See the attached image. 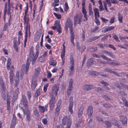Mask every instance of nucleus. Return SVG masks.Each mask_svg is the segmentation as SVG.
<instances>
[{
  "label": "nucleus",
  "instance_id": "obj_1",
  "mask_svg": "<svg viewBox=\"0 0 128 128\" xmlns=\"http://www.w3.org/2000/svg\"><path fill=\"white\" fill-rule=\"evenodd\" d=\"M65 29L66 30H67L68 28H69V30L70 34V39L71 42L74 46L75 44L74 42V40L75 36L73 30L72 22L70 18H68L67 19L65 24Z\"/></svg>",
  "mask_w": 128,
  "mask_h": 128
},
{
  "label": "nucleus",
  "instance_id": "obj_2",
  "mask_svg": "<svg viewBox=\"0 0 128 128\" xmlns=\"http://www.w3.org/2000/svg\"><path fill=\"white\" fill-rule=\"evenodd\" d=\"M39 54V50L36 49V54L34 55V50L33 48L32 47L30 49L29 54V59L30 61H32V60H36Z\"/></svg>",
  "mask_w": 128,
  "mask_h": 128
},
{
  "label": "nucleus",
  "instance_id": "obj_3",
  "mask_svg": "<svg viewBox=\"0 0 128 128\" xmlns=\"http://www.w3.org/2000/svg\"><path fill=\"white\" fill-rule=\"evenodd\" d=\"M93 88L95 90L98 92L102 91V89L98 87L94 88L93 86L90 85L86 84L84 86V89L85 90H88Z\"/></svg>",
  "mask_w": 128,
  "mask_h": 128
},
{
  "label": "nucleus",
  "instance_id": "obj_4",
  "mask_svg": "<svg viewBox=\"0 0 128 128\" xmlns=\"http://www.w3.org/2000/svg\"><path fill=\"white\" fill-rule=\"evenodd\" d=\"M82 16L81 14H76L74 17V23L80 25L82 21Z\"/></svg>",
  "mask_w": 128,
  "mask_h": 128
},
{
  "label": "nucleus",
  "instance_id": "obj_5",
  "mask_svg": "<svg viewBox=\"0 0 128 128\" xmlns=\"http://www.w3.org/2000/svg\"><path fill=\"white\" fill-rule=\"evenodd\" d=\"M23 104V106L26 108H28V105L27 100L26 98L24 95H22V99L21 100V102L20 104V106Z\"/></svg>",
  "mask_w": 128,
  "mask_h": 128
},
{
  "label": "nucleus",
  "instance_id": "obj_6",
  "mask_svg": "<svg viewBox=\"0 0 128 128\" xmlns=\"http://www.w3.org/2000/svg\"><path fill=\"white\" fill-rule=\"evenodd\" d=\"M73 83V80L71 78L69 82L68 87L67 90V94L68 95H70L72 90V85Z\"/></svg>",
  "mask_w": 128,
  "mask_h": 128
},
{
  "label": "nucleus",
  "instance_id": "obj_7",
  "mask_svg": "<svg viewBox=\"0 0 128 128\" xmlns=\"http://www.w3.org/2000/svg\"><path fill=\"white\" fill-rule=\"evenodd\" d=\"M73 103V97L72 96H71L70 97L69 100V103L68 107V110L70 112L71 114H72L73 112L72 110Z\"/></svg>",
  "mask_w": 128,
  "mask_h": 128
},
{
  "label": "nucleus",
  "instance_id": "obj_8",
  "mask_svg": "<svg viewBox=\"0 0 128 128\" xmlns=\"http://www.w3.org/2000/svg\"><path fill=\"white\" fill-rule=\"evenodd\" d=\"M40 68L39 67L35 70V74L32 76V79L37 80V78L40 73Z\"/></svg>",
  "mask_w": 128,
  "mask_h": 128
},
{
  "label": "nucleus",
  "instance_id": "obj_9",
  "mask_svg": "<svg viewBox=\"0 0 128 128\" xmlns=\"http://www.w3.org/2000/svg\"><path fill=\"white\" fill-rule=\"evenodd\" d=\"M119 118L120 121L122 122L123 125L124 126H126L127 123V117L124 116H120Z\"/></svg>",
  "mask_w": 128,
  "mask_h": 128
},
{
  "label": "nucleus",
  "instance_id": "obj_10",
  "mask_svg": "<svg viewBox=\"0 0 128 128\" xmlns=\"http://www.w3.org/2000/svg\"><path fill=\"white\" fill-rule=\"evenodd\" d=\"M92 55L95 58H100V56L101 57L105 60H106L108 61H112V60L111 58H108L103 54H101L100 55V56L99 55L96 54L94 53L92 54Z\"/></svg>",
  "mask_w": 128,
  "mask_h": 128
},
{
  "label": "nucleus",
  "instance_id": "obj_11",
  "mask_svg": "<svg viewBox=\"0 0 128 128\" xmlns=\"http://www.w3.org/2000/svg\"><path fill=\"white\" fill-rule=\"evenodd\" d=\"M48 105H46L45 106H42L40 105L38 106V108L40 112L41 113H44L45 111H48Z\"/></svg>",
  "mask_w": 128,
  "mask_h": 128
},
{
  "label": "nucleus",
  "instance_id": "obj_12",
  "mask_svg": "<svg viewBox=\"0 0 128 128\" xmlns=\"http://www.w3.org/2000/svg\"><path fill=\"white\" fill-rule=\"evenodd\" d=\"M112 122L115 126L118 128H122V127L118 123V121L114 118H112L110 120Z\"/></svg>",
  "mask_w": 128,
  "mask_h": 128
},
{
  "label": "nucleus",
  "instance_id": "obj_13",
  "mask_svg": "<svg viewBox=\"0 0 128 128\" xmlns=\"http://www.w3.org/2000/svg\"><path fill=\"white\" fill-rule=\"evenodd\" d=\"M112 122L115 126L118 128H122V127L118 123V121L114 118H112L110 120Z\"/></svg>",
  "mask_w": 128,
  "mask_h": 128
},
{
  "label": "nucleus",
  "instance_id": "obj_14",
  "mask_svg": "<svg viewBox=\"0 0 128 128\" xmlns=\"http://www.w3.org/2000/svg\"><path fill=\"white\" fill-rule=\"evenodd\" d=\"M112 122L115 126L118 128H122V127L118 123V121L114 118H112L110 120Z\"/></svg>",
  "mask_w": 128,
  "mask_h": 128
},
{
  "label": "nucleus",
  "instance_id": "obj_15",
  "mask_svg": "<svg viewBox=\"0 0 128 128\" xmlns=\"http://www.w3.org/2000/svg\"><path fill=\"white\" fill-rule=\"evenodd\" d=\"M61 104L60 102H58L57 105V106L56 108L55 111L54 112L56 116H58L60 109V106Z\"/></svg>",
  "mask_w": 128,
  "mask_h": 128
},
{
  "label": "nucleus",
  "instance_id": "obj_16",
  "mask_svg": "<svg viewBox=\"0 0 128 128\" xmlns=\"http://www.w3.org/2000/svg\"><path fill=\"white\" fill-rule=\"evenodd\" d=\"M36 81L37 80L32 79V82L31 86L32 90H35L36 87L38 86Z\"/></svg>",
  "mask_w": 128,
  "mask_h": 128
},
{
  "label": "nucleus",
  "instance_id": "obj_17",
  "mask_svg": "<svg viewBox=\"0 0 128 128\" xmlns=\"http://www.w3.org/2000/svg\"><path fill=\"white\" fill-rule=\"evenodd\" d=\"M55 102V98L52 97L50 100V110H52L54 106Z\"/></svg>",
  "mask_w": 128,
  "mask_h": 128
},
{
  "label": "nucleus",
  "instance_id": "obj_18",
  "mask_svg": "<svg viewBox=\"0 0 128 128\" xmlns=\"http://www.w3.org/2000/svg\"><path fill=\"white\" fill-rule=\"evenodd\" d=\"M59 90V87L58 86H57L56 84H55L54 85V86L52 88L51 90L52 92H54H54L55 94V95L56 96Z\"/></svg>",
  "mask_w": 128,
  "mask_h": 128
},
{
  "label": "nucleus",
  "instance_id": "obj_19",
  "mask_svg": "<svg viewBox=\"0 0 128 128\" xmlns=\"http://www.w3.org/2000/svg\"><path fill=\"white\" fill-rule=\"evenodd\" d=\"M114 27L113 26H110L106 28H104L102 30V32L105 33L107 32L113 30L114 29Z\"/></svg>",
  "mask_w": 128,
  "mask_h": 128
},
{
  "label": "nucleus",
  "instance_id": "obj_20",
  "mask_svg": "<svg viewBox=\"0 0 128 128\" xmlns=\"http://www.w3.org/2000/svg\"><path fill=\"white\" fill-rule=\"evenodd\" d=\"M0 85L4 92L6 88V86L1 76H0Z\"/></svg>",
  "mask_w": 128,
  "mask_h": 128
},
{
  "label": "nucleus",
  "instance_id": "obj_21",
  "mask_svg": "<svg viewBox=\"0 0 128 128\" xmlns=\"http://www.w3.org/2000/svg\"><path fill=\"white\" fill-rule=\"evenodd\" d=\"M104 70L106 72H108L110 73L114 74L115 75L117 76H121L120 75L118 74L117 72H116L115 71H112L111 70L108 68H105L104 69Z\"/></svg>",
  "mask_w": 128,
  "mask_h": 128
},
{
  "label": "nucleus",
  "instance_id": "obj_22",
  "mask_svg": "<svg viewBox=\"0 0 128 128\" xmlns=\"http://www.w3.org/2000/svg\"><path fill=\"white\" fill-rule=\"evenodd\" d=\"M56 24L57 25L56 28V30L59 33H60L62 32V29L61 27V25L60 24V21H56Z\"/></svg>",
  "mask_w": 128,
  "mask_h": 128
},
{
  "label": "nucleus",
  "instance_id": "obj_23",
  "mask_svg": "<svg viewBox=\"0 0 128 128\" xmlns=\"http://www.w3.org/2000/svg\"><path fill=\"white\" fill-rule=\"evenodd\" d=\"M87 112L88 117L90 118L93 112V108L92 106H88Z\"/></svg>",
  "mask_w": 128,
  "mask_h": 128
},
{
  "label": "nucleus",
  "instance_id": "obj_24",
  "mask_svg": "<svg viewBox=\"0 0 128 128\" xmlns=\"http://www.w3.org/2000/svg\"><path fill=\"white\" fill-rule=\"evenodd\" d=\"M19 92V89L18 88H17L15 90L13 97V100H14V101H15L16 100L17 98Z\"/></svg>",
  "mask_w": 128,
  "mask_h": 128
},
{
  "label": "nucleus",
  "instance_id": "obj_25",
  "mask_svg": "<svg viewBox=\"0 0 128 128\" xmlns=\"http://www.w3.org/2000/svg\"><path fill=\"white\" fill-rule=\"evenodd\" d=\"M41 35V32H36L34 38V40L35 42H37L39 40Z\"/></svg>",
  "mask_w": 128,
  "mask_h": 128
},
{
  "label": "nucleus",
  "instance_id": "obj_26",
  "mask_svg": "<svg viewBox=\"0 0 128 128\" xmlns=\"http://www.w3.org/2000/svg\"><path fill=\"white\" fill-rule=\"evenodd\" d=\"M26 118V121L28 122L29 123L31 120V113L29 110L27 112Z\"/></svg>",
  "mask_w": 128,
  "mask_h": 128
},
{
  "label": "nucleus",
  "instance_id": "obj_27",
  "mask_svg": "<svg viewBox=\"0 0 128 128\" xmlns=\"http://www.w3.org/2000/svg\"><path fill=\"white\" fill-rule=\"evenodd\" d=\"M95 18H98L100 16L99 10L98 9L95 8L94 9Z\"/></svg>",
  "mask_w": 128,
  "mask_h": 128
},
{
  "label": "nucleus",
  "instance_id": "obj_28",
  "mask_svg": "<svg viewBox=\"0 0 128 128\" xmlns=\"http://www.w3.org/2000/svg\"><path fill=\"white\" fill-rule=\"evenodd\" d=\"M88 73L92 75L98 76L100 75V73L96 71L92 70L89 71L88 72Z\"/></svg>",
  "mask_w": 128,
  "mask_h": 128
},
{
  "label": "nucleus",
  "instance_id": "obj_29",
  "mask_svg": "<svg viewBox=\"0 0 128 128\" xmlns=\"http://www.w3.org/2000/svg\"><path fill=\"white\" fill-rule=\"evenodd\" d=\"M100 82L102 84L104 85V88H105L108 90H109L110 89L107 86L108 85V84L107 83L104 82L103 80H101L100 81Z\"/></svg>",
  "mask_w": 128,
  "mask_h": 128
},
{
  "label": "nucleus",
  "instance_id": "obj_30",
  "mask_svg": "<svg viewBox=\"0 0 128 128\" xmlns=\"http://www.w3.org/2000/svg\"><path fill=\"white\" fill-rule=\"evenodd\" d=\"M23 20L24 21V24L29 23V16H24L23 18Z\"/></svg>",
  "mask_w": 128,
  "mask_h": 128
},
{
  "label": "nucleus",
  "instance_id": "obj_31",
  "mask_svg": "<svg viewBox=\"0 0 128 128\" xmlns=\"http://www.w3.org/2000/svg\"><path fill=\"white\" fill-rule=\"evenodd\" d=\"M33 112L34 115L36 117L38 118L39 117L40 115L38 112L36 108H34Z\"/></svg>",
  "mask_w": 128,
  "mask_h": 128
},
{
  "label": "nucleus",
  "instance_id": "obj_32",
  "mask_svg": "<svg viewBox=\"0 0 128 128\" xmlns=\"http://www.w3.org/2000/svg\"><path fill=\"white\" fill-rule=\"evenodd\" d=\"M84 108L82 107H80L79 110L78 112V116L80 118L82 116L83 114Z\"/></svg>",
  "mask_w": 128,
  "mask_h": 128
},
{
  "label": "nucleus",
  "instance_id": "obj_33",
  "mask_svg": "<svg viewBox=\"0 0 128 128\" xmlns=\"http://www.w3.org/2000/svg\"><path fill=\"white\" fill-rule=\"evenodd\" d=\"M94 60L92 58H90L88 60L87 62V66H90L93 64Z\"/></svg>",
  "mask_w": 128,
  "mask_h": 128
},
{
  "label": "nucleus",
  "instance_id": "obj_34",
  "mask_svg": "<svg viewBox=\"0 0 128 128\" xmlns=\"http://www.w3.org/2000/svg\"><path fill=\"white\" fill-rule=\"evenodd\" d=\"M100 38L99 36H96L92 37L90 38L88 40L87 42H89L93 41L96 40Z\"/></svg>",
  "mask_w": 128,
  "mask_h": 128
},
{
  "label": "nucleus",
  "instance_id": "obj_35",
  "mask_svg": "<svg viewBox=\"0 0 128 128\" xmlns=\"http://www.w3.org/2000/svg\"><path fill=\"white\" fill-rule=\"evenodd\" d=\"M108 64L112 66L119 65H120V63L118 62H116L114 61L113 62H108Z\"/></svg>",
  "mask_w": 128,
  "mask_h": 128
},
{
  "label": "nucleus",
  "instance_id": "obj_36",
  "mask_svg": "<svg viewBox=\"0 0 128 128\" xmlns=\"http://www.w3.org/2000/svg\"><path fill=\"white\" fill-rule=\"evenodd\" d=\"M97 50L96 47H92L90 48H89L87 49L88 51H90L91 52H95Z\"/></svg>",
  "mask_w": 128,
  "mask_h": 128
},
{
  "label": "nucleus",
  "instance_id": "obj_37",
  "mask_svg": "<svg viewBox=\"0 0 128 128\" xmlns=\"http://www.w3.org/2000/svg\"><path fill=\"white\" fill-rule=\"evenodd\" d=\"M74 71V66H70L69 75L70 76H72L73 74Z\"/></svg>",
  "mask_w": 128,
  "mask_h": 128
},
{
  "label": "nucleus",
  "instance_id": "obj_38",
  "mask_svg": "<svg viewBox=\"0 0 128 128\" xmlns=\"http://www.w3.org/2000/svg\"><path fill=\"white\" fill-rule=\"evenodd\" d=\"M49 64L50 65H52V66H55L57 64V62L55 60H52L49 61Z\"/></svg>",
  "mask_w": 128,
  "mask_h": 128
},
{
  "label": "nucleus",
  "instance_id": "obj_39",
  "mask_svg": "<svg viewBox=\"0 0 128 128\" xmlns=\"http://www.w3.org/2000/svg\"><path fill=\"white\" fill-rule=\"evenodd\" d=\"M40 88H38L36 90L34 95V97L35 98H37L38 96H39L40 94Z\"/></svg>",
  "mask_w": 128,
  "mask_h": 128
},
{
  "label": "nucleus",
  "instance_id": "obj_40",
  "mask_svg": "<svg viewBox=\"0 0 128 128\" xmlns=\"http://www.w3.org/2000/svg\"><path fill=\"white\" fill-rule=\"evenodd\" d=\"M122 100L123 102L126 107H128V101L124 97H122Z\"/></svg>",
  "mask_w": 128,
  "mask_h": 128
},
{
  "label": "nucleus",
  "instance_id": "obj_41",
  "mask_svg": "<svg viewBox=\"0 0 128 128\" xmlns=\"http://www.w3.org/2000/svg\"><path fill=\"white\" fill-rule=\"evenodd\" d=\"M105 122L107 126V128H110L112 127V125L110 122L108 120H106Z\"/></svg>",
  "mask_w": 128,
  "mask_h": 128
},
{
  "label": "nucleus",
  "instance_id": "obj_42",
  "mask_svg": "<svg viewBox=\"0 0 128 128\" xmlns=\"http://www.w3.org/2000/svg\"><path fill=\"white\" fill-rule=\"evenodd\" d=\"M14 68L13 66H12L10 69V75H14Z\"/></svg>",
  "mask_w": 128,
  "mask_h": 128
},
{
  "label": "nucleus",
  "instance_id": "obj_43",
  "mask_svg": "<svg viewBox=\"0 0 128 128\" xmlns=\"http://www.w3.org/2000/svg\"><path fill=\"white\" fill-rule=\"evenodd\" d=\"M122 18L123 17L122 15L120 14V13H119L118 14V19L119 21L121 23L122 22Z\"/></svg>",
  "mask_w": 128,
  "mask_h": 128
},
{
  "label": "nucleus",
  "instance_id": "obj_44",
  "mask_svg": "<svg viewBox=\"0 0 128 128\" xmlns=\"http://www.w3.org/2000/svg\"><path fill=\"white\" fill-rule=\"evenodd\" d=\"M67 120V116H65L62 119V124L64 125H65L66 123Z\"/></svg>",
  "mask_w": 128,
  "mask_h": 128
},
{
  "label": "nucleus",
  "instance_id": "obj_45",
  "mask_svg": "<svg viewBox=\"0 0 128 128\" xmlns=\"http://www.w3.org/2000/svg\"><path fill=\"white\" fill-rule=\"evenodd\" d=\"M45 60V58L42 56L40 57L38 59V61L40 62H43Z\"/></svg>",
  "mask_w": 128,
  "mask_h": 128
},
{
  "label": "nucleus",
  "instance_id": "obj_46",
  "mask_svg": "<svg viewBox=\"0 0 128 128\" xmlns=\"http://www.w3.org/2000/svg\"><path fill=\"white\" fill-rule=\"evenodd\" d=\"M97 45L99 46L100 48H104V46L107 47L108 46V45L106 44H98Z\"/></svg>",
  "mask_w": 128,
  "mask_h": 128
},
{
  "label": "nucleus",
  "instance_id": "obj_47",
  "mask_svg": "<svg viewBox=\"0 0 128 128\" xmlns=\"http://www.w3.org/2000/svg\"><path fill=\"white\" fill-rule=\"evenodd\" d=\"M65 8H64V10L65 12L67 11L69 9V7L66 2H65L64 4Z\"/></svg>",
  "mask_w": 128,
  "mask_h": 128
},
{
  "label": "nucleus",
  "instance_id": "obj_48",
  "mask_svg": "<svg viewBox=\"0 0 128 128\" xmlns=\"http://www.w3.org/2000/svg\"><path fill=\"white\" fill-rule=\"evenodd\" d=\"M53 14L57 19H60L61 18V16L60 14H57L55 12Z\"/></svg>",
  "mask_w": 128,
  "mask_h": 128
},
{
  "label": "nucleus",
  "instance_id": "obj_49",
  "mask_svg": "<svg viewBox=\"0 0 128 128\" xmlns=\"http://www.w3.org/2000/svg\"><path fill=\"white\" fill-rule=\"evenodd\" d=\"M99 28V27L98 26H95L94 28L91 30V32H94L98 30Z\"/></svg>",
  "mask_w": 128,
  "mask_h": 128
},
{
  "label": "nucleus",
  "instance_id": "obj_50",
  "mask_svg": "<svg viewBox=\"0 0 128 128\" xmlns=\"http://www.w3.org/2000/svg\"><path fill=\"white\" fill-rule=\"evenodd\" d=\"M113 37L116 41L118 42H120L118 36L116 34H114L113 35Z\"/></svg>",
  "mask_w": 128,
  "mask_h": 128
},
{
  "label": "nucleus",
  "instance_id": "obj_51",
  "mask_svg": "<svg viewBox=\"0 0 128 128\" xmlns=\"http://www.w3.org/2000/svg\"><path fill=\"white\" fill-rule=\"evenodd\" d=\"M42 122L44 125H46L47 124L48 121L46 118H43L42 120Z\"/></svg>",
  "mask_w": 128,
  "mask_h": 128
},
{
  "label": "nucleus",
  "instance_id": "obj_52",
  "mask_svg": "<svg viewBox=\"0 0 128 128\" xmlns=\"http://www.w3.org/2000/svg\"><path fill=\"white\" fill-rule=\"evenodd\" d=\"M103 106H105L106 108H110L112 107V106L110 104H103Z\"/></svg>",
  "mask_w": 128,
  "mask_h": 128
},
{
  "label": "nucleus",
  "instance_id": "obj_53",
  "mask_svg": "<svg viewBox=\"0 0 128 128\" xmlns=\"http://www.w3.org/2000/svg\"><path fill=\"white\" fill-rule=\"evenodd\" d=\"M8 23H6L5 24L3 29V31H5L6 30H7V29L8 28Z\"/></svg>",
  "mask_w": 128,
  "mask_h": 128
},
{
  "label": "nucleus",
  "instance_id": "obj_54",
  "mask_svg": "<svg viewBox=\"0 0 128 128\" xmlns=\"http://www.w3.org/2000/svg\"><path fill=\"white\" fill-rule=\"evenodd\" d=\"M70 66H74V58H72L70 59Z\"/></svg>",
  "mask_w": 128,
  "mask_h": 128
},
{
  "label": "nucleus",
  "instance_id": "obj_55",
  "mask_svg": "<svg viewBox=\"0 0 128 128\" xmlns=\"http://www.w3.org/2000/svg\"><path fill=\"white\" fill-rule=\"evenodd\" d=\"M120 84L122 88H128V86L126 84H124L122 82H120Z\"/></svg>",
  "mask_w": 128,
  "mask_h": 128
},
{
  "label": "nucleus",
  "instance_id": "obj_56",
  "mask_svg": "<svg viewBox=\"0 0 128 128\" xmlns=\"http://www.w3.org/2000/svg\"><path fill=\"white\" fill-rule=\"evenodd\" d=\"M48 86V83H47L44 85L43 88V90L44 92H45L47 91V88Z\"/></svg>",
  "mask_w": 128,
  "mask_h": 128
},
{
  "label": "nucleus",
  "instance_id": "obj_57",
  "mask_svg": "<svg viewBox=\"0 0 128 128\" xmlns=\"http://www.w3.org/2000/svg\"><path fill=\"white\" fill-rule=\"evenodd\" d=\"M27 96L29 100H30V98L31 97V92H30V91H28L27 92Z\"/></svg>",
  "mask_w": 128,
  "mask_h": 128
},
{
  "label": "nucleus",
  "instance_id": "obj_58",
  "mask_svg": "<svg viewBox=\"0 0 128 128\" xmlns=\"http://www.w3.org/2000/svg\"><path fill=\"white\" fill-rule=\"evenodd\" d=\"M65 52V50H62L61 52V57L62 58H64Z\"/></svg>",
  "mask_w": 128,
  "mask_h": 128
},
{
  "label": "nucleus",
  "instance_id": "obj_59",
  "mask_svg": "<svg viewBox=\"0 0 128 128\" xmlns=\"http://www.w3.org/2000/svg\"><path fill=\"white\" fill-rule=\"evenodd\" d=\"M94 22L96 23V24L98 25H99L100 24V22L99 19L97 18H95Z\"/></svg>",
  "mask_w": 128,
  "mask_h": 128
},
{
  "label": "nucleus",
  "instance_id": "obj_60",
  "mask_svg": "<svg viewBox=\"0 0 128 128\" xmlns=\"http://www.w3.org/2000/svg\"><path fill=\"white\" fill-rule=\"evenodd\" d=\"M28 6H27L24 12L25 15L24 16H29V14H27V12H28Z\"/></svg>",
  "mask_w": 128,
  "mask_h": 128
},
{
  "label": "nucleus",
  "instance_id": "obj_61",
  "mask_svg": "<svg viewBox=\"0 0 128 128\" xmlns=\"http://www.w3.org/2000/svg\"><path fill=\"white\" fill-rule=\"evenodd\" d=\"M118 94L122 96H126L127 95L126 93H125V92L123 91H120L118 92Z\"/></svg>",
  "mask_w": 128,
  "mask_h": 128
},
{
  "label": "nucleus",
  "instance_id": "obj_62",
  "mask_svg": "<svg viewBox=\"0 0 128 128\" xmlns=\"http://www.w3.org/2000/svg\"><path fill=\"white\" fill-rule=\"evenodd\" d=\"M11 65V62H7L6 64L7 69L8 70H9L10 68V66Z\"/></svg>",
  "mask_w": 128,
  "mask_h": 128
},
{
  "label": "nucleus",
  "instance_id": "obj_63",
  "mask_svg": "<svg viewBox=\"0 0 128 128\" xmlns=\"http://www.w3.org/2000/svg\"><path fill=\"white\" fill-rule=\"evenodd\" d=\"M30 64V62L29 61V58H28L27 60V62L26 67L29 68Z\"/></svg>",
  "mask_w": 128,
  "mask_h": 128
},
{
  "label": "nucleus",
  "instance_id": "obj_64",
  "mask_svg": "<svg viewBox=\"0 0 128 128\" xmlns=\"http://www.w3.org/2000/svg\"><path fill=\"white\" fill-rule=\"evenodd\" d=\"M85 32L84 31H83L82 32V40L83 41H84V40L85 38Z\"/></svg>",
  "mask_w": 128,
  "mask_h": 128
}]
</instances>
